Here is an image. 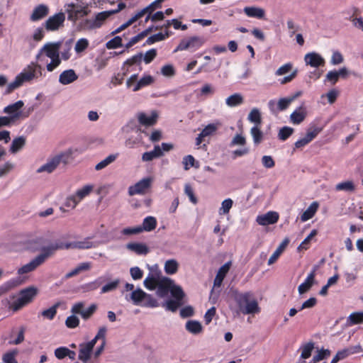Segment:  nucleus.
Instances as JSON below:
<instances>
[{
	"label": "nucleus",
	"mask_w": 363,
	"mask_h": 363,
	"mask_svg": "<svg viewBox=\"0 0 363 363\" xmlns=\"http://www.w3.org/2000/svg\"><path fill=\"white\" fill-rule=\"evenodd\" d=\"M205 43L203 37L199 35H192L182 39L174 50V52L189 50L195 52L201 48Z\"/></svg>",
	"instance_id": "12"
},
{
	"label": "nucleus",
	"mask_w": 363,
	"mask_h": 363,
	"mask_svg": "<svg viewBox=\"0 0 363 363\" xmlns=\"http://www.w3.org/2000/svg\"><path fill=\"white\" fill-rule=\"evenodd\" d=\"M288 243L289 240L286 239L278 246V247L268 259L269 265L274 264L278 259L281 253L285 250Z\"/></svg>",
	"instance_id": "43"
},
{
	"label": "nucleus",
	"mask_w": 363,
	"mask_h": 363,
	"mask_svg": "<svg viewBox=\"0 0 363 363\" xmlns=\"http://www.w3.org/2000/svg\"><path fill=\"white\" fill-rule=\"evenodd\" d=\"M231 264V262H228L219 268L213 281L215 287H220L221 286L225 277L230 269Z\"/></svg>",
	"instance_id": "28"
},
{
	"label": "nucleus",
	"mask_w": 363,
	"mask_h": 363,
	"mask_svg": "<svg viewBox=\"0 0 363 363\" xmlns=\"http://www.w3.org/2000/svg\"><path fill=\"white\" fill-rule=\"evenodd\" d=\"M135 117L140 125L152 126L157 123L159 114L157 111L152 110L150 112H138Z\"/></svg>",
	"instance_id": "18"
},
{
	"label": "nucleus",
	"mask_w": 363,
	"mask_h": 363,
	"mask_svg": "<svg viewBox=\"0 0 363 363\" xmlns=\"http://www.w3.org/2000/svg\"><path fill=\"white\" fill-rule=\"evenodd\" d=\"M65 21V15L64 13H57L50 16L45 23V28L49 31H55L58 30L63 26Z\"/></svg>",
	"instance_id": "20"
},
{
	"label": "nucleus",
	"mask_w": 363,
	"mask_h": 363,
	"mask_svg": "<svg viewBox=\"0 0 363 363\" xmlns=\"http://www.w3.org/2000/svg\"><path fill=\"white\" fill-rule=\"evenodd\" d=\"M119 284H120V280L118 279H114L113 281L105 284L101 288V293L106 294V293H108L111 291H113L118 288Z\"/></svg>",
	"instance_id": "55"
},
{
	"label": "nucleus",
	"mask_w": 363,
	"mask_h": 363,
	"mask_svg": "<svg viewBox=\"0 0 363 363\" xmlns=\"http://www.w3.org/2000/svg\"><path fill=\"white\" fill-rule=\"evenodd\" d=\"M233 205V201L228 198L225 199L221 202L220 207L218 209V213L220 216L227 215L229 213L230 210L232 208Z\"/></svg>",
	"instance_id": "52"
},
{
	"label": "nucleus",
	"mask_w": 363,
	"mask_h": 363,
	"mask_svg": "<svg viewBox=\"0 0 363 363\" xmlns=\"http://www.w3.org/2000/svg\"><path fill=\"white\" fill-rule=\"evenodd\" d=\"M39 289L35 286H29L21 289L16 299L10 304V309L13 312H17L32 303L38 296Z\"/></svg>",
	"instance_id": "6"
},
{
	"label": "nucleus",
	"mask_w": 363,
	"mask_h": 363,
	"mask_svg": "<svg viewBox=\"0 0 363 363\" xmlns=\"http://www.w3.org/2000/svg\"><path fill=\"white\" fill-rule=\"evenodd\" d=\"M250 134L255 145H259L262 142L263 139V133L259 129V126L254 125L250 129Z\"/></svg>",
	"instance_id": "53"
},
{
	"label": "nucleus",
	"mask_w": 363,
	"mask_h": 363,
	"mask_svg": "<svg viewBox=\"0 0 363 363\" xmlns=\"http://www.w3.org/2000/svg\"><path fill=\"white\" fill-rule=\"evenodd\" d=\"M339 95V91L337 89H330L326 94H323L321 98H326L330 104H333L337 99Z\"/></svg>",
	"instance_id": "60"
},
{
	"label": "nucleus",
	"mask_w": 363,
	"mask_h": 363,
	"mask_svg": "<svg viewBox=\"0 0 363 363\" xmlns=\"http://www.w3.org/2000/svg\"><path fill=\"white\" fill-rule=\"evenodd\" d=\"M303 60L306 66L312 68L324 67L325 64V60L322 55L314 51L306 53L304 55Z\"/></svg>",
	"instance_id": "17"
},
{
	"label": "nucleus",
	"mask_w": 363,
	"mask_h": 363,
	"mask_svg": "<svg viewBox=\"0 0 363 363\" xmlns=\"http://www.w3.org/2000/svg\"><path fill=\"white\" fill-rule=\"evenodd\" d=\"M322 128H314L313 129H310L308 130L306 135L297 140L294 145L296 148H301L306 145H308L310 142H311L317 135L318 134L321 132Z\"/></svg>",
	"instance_id": "24"
},
{
	"label": "nucleus",
	"mask_w": 363,
	"mask_h": 363,
	"mask_svg": "<svg viewBox=\"0 0 363 363\" xmlns=\"http://www.w3.org/2000/svg\"><path fill=\"white\" fill-rule=\"evenodd\" d=\"M54 254L50 245L43 249L42 252L30 260L28 263L23 265L18 269L17 273L19 276H23L26 274L35 270L39 266L43 264L45 260Z\"/></svg>",
	"instance_id": "8"
},
{
	"label": "nucleus",
	"mask_w": 363,
	"mask_h": 363,
	"mask_svg": "<svg viewBox=\"0 0 363 363\" xmlns=\"http://www.w3.org/2000/svg\"><path fill=\"white\" fill-rule=\"evenodd\" d=\"M144 286L150 290L157 289L156 294L161 298L167 295L169 291L171 294H177L181 293V286L175 284L172 279L160 276V274H149L143 281Z\"/></svg>",
	"instance_id": "1"
},
{
	"label": "nucleus",
	"mask_w": 363,
	"mask_h": 363,
	"mask_svg": "<svg viewBox=\"0 0 363 363\" xmlns=\"http://www.w3.org/2000/svg\"><path fill=\"white\" fill-rule=\"evenodd\" d=\"M279 213L276 211H268L266 213L258 215L256 218V222L262 226L272 225L279 220Z\"/></svg>",
	"instance_id": "22"
},
{
	"label": "nucleus",
	"mask_w": 363,
	"mask_h": 363,
	"mask_svg": "<svg viewBox=\"0 0 363 363\" xmlns=\"http://www.w3.org/2000/svg\"><path fill=\"white\" fill-rule=\"evenodd\" d=\"M15 168V164L11 161H6L0 165V179L7 177Z\"/></svg>",
	"instance_id": "51"
},
{
	"label": "nucleus",
	"mask_w": 363,
	"mask_h": 363,
	"mask_svg": "<svg viewBox=\"0 0 363 363\" xmlns=\"http://www.w3.org/2000/svg\"><path fill=\"white\" fill-rule=\"evenodd\" d=\"M23 105L24 103L22 101H18L12 104L6 106L4 108V113L9 115L8 117L13 121V123L21 118H27L29 116L30 113L33 111L34 108H30L28 109V113L23 114L22 111V108Z\"/></svg>",
	"instance_id": "13"
},
{
	"label": "nucleus",
	"mask_w": 363,
	"mask_h": 363,
	"mask_svg": "<svg viewBox=\"0 0 363 363\" xmlns=\"http://www.w3.org/2000/svg\"><path fill=\"white\" fill-rule=\"evenodd\" d=\"M291 103V99L288 96L279 99L277 102L271 100L268 103V106L272 112L282 111L286 110Z\"/></svg>",
	"instance_id": "25"
},
{
	"label": "nucleus",
	"mask_w": 363,
	"mask_h": 363,
	"mask_svg": "<svg viewBox=\"0 0 363 363\" xmlns=\"http://www.w3.org/2000/svg\"><path fill=\"white\" fill-rule=\"evenodd\" d=\"M49 9L47 6L44 4H40L36 6L30 16V20L32 21H37L48 14Z\"/></svg>",
	"instance_id": "34"
},
{
	"label": "nucleus",
	"mask_w": 363,
	"mask_h": 363,
	"mask_svg": "<svg viewBox=\"0 0 363 363\" xmlns=\"http://www.w3.org/2000/svg\"><path fill=\"white\" fill-rule=\"evenodd\" d=\"M114 14V11H105L98 13L94 18L96 24V26L100 28L107 18Z\"/></svg>",
	"instance_id": "49"
},
{
	"label": "nucleus",
	"mask_w": 363,
	"mask_h": 363,
	"mask_svg": "<svg viewBox=\"0 0 363 363\" xmlns=\"http://www.w3.org/2000/svg\"><path fill=\"white\" fill-rule=\"evenodd\" d=\"M231 296L235 306L230 305V308L235 316H238L240 313L247 315L259 313L258 302L251 292H239L235 290L232 291Z\"/></svg>",
	"instance_id": "2"
},
{
	"label": "nucleus",
	"mask_w": 363,
	"mask_h": 363,
	"mask_svg": "<svg viewBox=\"0 0 363 363\" xmlns=\"http://www.w3.org/2000/svg\"><path fill=\"white\" fill-rule=\"evenodd\" d=\"M360 345H357L350 348H346L337 352L335 356L333 358L331 363H337L338 361L346 358L350 354H355L362 352Z\"/></svg>",
	"instance_id": "26"
},
{
	"label": "nucleus",
	"mask_w": 363,
	"mask_h": 363,
	"mask_svg": "<svg viewBox=\"0 0 363 363\" xmlns=\"http://www.w3.org/2000/svg\"><path fill=\"white\" fill-rule=\"evenodd\" d=\"M335 189L337 191L353 193L357 189V184L352 180H345L337 183Z\"/></svg>",
	"instance_id": "31"
},
{
	"label": "nucleus",
	"mask_w": 363,
	"mask_h": 363,
	"mask_svg": "<svg viewBox=\"0 0 363 363\" xmlns=\"http://www.w3.org/2000/svg\"><path fill=\"white\" fill-rule=\"evenodd\" d=\"M160 73L164 77L172 78L175 75L176 70L172 64H167L161 67Z\"/></svg>",
	"instance_id": "54"
},
{
	"label": "nucleus",
	"mask_w": 363,
	"mask_h": 363,
	"mask_svg": "<svg viewBox=\"0 0 363 363\" xmlns=\"http://www.w3.org/2000/svg\"><path fill=\"white\" fill-rule=\"evenodd\" d=\"M65 11L67 13L68 20L75 23L79 18L87 16L90 11L87 4L82 0H75L65 4Z\"/></svg>",
	"instance_id": "9"
},
{
	"label": "nucleus",
	"mask_w": 363,
	"mask_h": 363,
	"mask_svg": "<svg viewBox=\"0 0 363 363\" xmlns=\"http://www.w3.org/2000/svg\"><path fill=\"white\" fill-rule=\"evenodd\" d=\"M363 323V311L352 313L347 318V323L348 325H354Z\"/></svg>",
	"instance_id": "47"
},
{
	"label": "nucleus",
	"mask_w": 363,
	"mask_h": 363,
	"mask_svg": "<svg viewBox=\"0 0 363 363\" xmlns=\"http://www.w3.org/2000/svg\"><path fill=\"white\" fill-rule=\"evenodd\" d=\"M162 155L163 152L160 148V146L155 145L152 151L145 152L143 154L142 160L143 162H150L154 160L155 158L162 157Z\"/></svg>",
	"instance_id": "39"
},
{
	"label": "nucleus",
	"mask_w": 363,
	"mask_h": 363,
	"mask_svg": "<svg viewBox=\"0 0 363 363\" xmlns=\"http://www.w3.org/2000/svg\"><path fill=\"white\" fill-rule=\"evenodd\" d=\"M330 352L328 350L321 349L318 351L317 354L314 355L312 359V363H317L318 362L329 357Z\"/></svg>",
	"instance_id": "63"
},
{
	"label": "nucleus",
	"mask_w": 363,
	"mask_h": 363,
	"mask_svg": "<svg viewBox=\"0 0 363 363\" xmlns=\"http://www.w3.org/2000/svg\"><path fill=\"white\" fill-rule=\"evenodd\" d=\"M77 78H78V77H77V74L75 73V72L73 69H69L63 71L60 74L59 82L60 84H62L63 85H67V84L72 83L73 82L77 80Z\"/></svg>",
	"instance_id": "30"
},
{
	"label": "nucleus",
	"mask_w": 363,
	"mask_h": 363,
	"mask_svg": "<svg viewBox=\"0 0 363 363\" xmlns=\"http://www.w3.org/2000/svg\"><path fill=\"white\" fill-rule=\"evenodd\" d=\"M89 43L86 38H80L76 42L74 50L78 54L81 53L89 47Z\"/></svg>",
	"instance_id": "57"
},
{
	"label": "nucleus",
	"mask_w": 363,
	"mask_h": 363,
	"mask_svg": "<svg viewBox=\"0 0 363 363\" xmlns=\"http://www.w3.org/2000/svg\"><path fill=\"white\" fill-rule=\"evenodd\" d=\"M94 188L93 184H86L77 189L74 194L67 197L65 206L69 209H74L82 201L91 194Z\"/></svg>",
	"instance_id": "11"
},
{
	"label": "nucleus",
	"mask_w": 363,
	"mask_h": 363,
	"mask_svg": "<svg viewBox=\"0 0 363 363\" xmlns=\"http://www.w3.org/2000/svg\"><path fill=\"white\" fill-rule=\"evenodd\" d=\"M315 282V271L309 273L304 280L298 287V291L300 295L304 294L308 292L313 286Z\"/></svg>",
	"instance_id": "29"
},
{
	"label": "nucleus",
	"mask_w": 363,
	"mask_h": 363,
	"mask_svg": "<svg viewBox=\"0 0 363 363\" xmlns=\"http://www.w3.org/2000/svg\"><path fill=\"white\" fill-rule=\"evenodd\" d=\"M96 308L97 306L95 303L91 304L87 308H84V303L79 302L72 306L71 311L74 314H79L83 319L87 320L94 314Z\"/></svg>",
	"instance_id": "19"
},
{
	"label": "nucleus",
	"mask_w": 363,
	"mask_h": 363,
	"mask_svg": "<svg viewBox=\"0 0 363 363\" xmlns=\"http://www.w3.org/2000/svg\"><path fill=\"white\" fill-rule=\"evenodd\" d=\"M42 76L43 68L41 65L36 62H31L16 77L13 82L8 84L6 92L10 93L21 86L24 82L37 80Z\"/></svg>",
	"instance_id": "3"
},
{
	"label": "nucleus",
	"mask_w": 363,
	"mask_h": 363,
	"mask_svg": "<svg viewBox=\"0 0 363 363\" xmlns=\"http://www.w3.org/2000/svg\"><path fill=\"white\" fill-rule=\"evenodd\" d=\"M243 12L249 18H255L259 20H266V11L257 6H245Z\"/></svg>",
	"instance_id": "23"
},
{
	"label": "nucleus",
	"mask_w": 363,
	"mask_h": 363,
	"mask_svg": "<svg viewBox=\"0 0 363 363\" xmlns=\"http://www.w3.org/2000/svg\"><path fill=\"white\" fill-rule=\"evenodd\" d=\"M153 178L151 177H145L139 180L135 184L129 186L128 194L134 196L145 194L151 186Z\"/></svg>",
	"instance_id": "15"
},
{
	"label": "nucleus",
	"mask_w": 363,
	"mask_h": 363,
	"mask_svg": "<svg viewBox=\"0 0 363 363\" xmlns=\"http://www.w3.org/2000/svg\"><path fill=\"white\" fill-rule=\"evenodd\" d=\"M294 133V128L284 126L281 128L278 133V137L281 140H286Z\"/></svg>",
	"instance_id": "59"
},
{
	"label": "nucleus",
	"mask_w": 363,
	"mask_h": 363,
	"mask_svg": "<svg viewBox=\"0 0 363 363\" xmlns=\"http://www.w3.org/2000/svg\"><path fill=\"white\" fill-rule=\"evenodd\" d=\"M179 262L174 259H167L164 264V270L167 274H174L179 269Z\"/></svg>",
	"instance_id": "44"
},
{
	"label": "nucleus",
	"mask_w": 363,
	"mask_h": 363,
	"mask_svg": "<svg viewBox=\"0 0 363 363\" xmlns=\"http://www.w3.org/2000/svg\"><path fill=\"white\" fill-rule=\"evenodd\" d=\"M185 329L194 335H198L203 332L201 323L196 320H189L185 324Z\"/></svg>",
	"instance_id": "35"
},
{
	"label": "nucleus",
	"mask_w": 363,
	"mask_h": 363,
	"mask_svg": "<svg viewBox=\"0 0 363 363\" xmlns=\"http://www.w3.org/2000/svg\"><path fill=\"white\" fill-rule=\"evenodd\" d=\"M117 55L116 52H109L108 55H101L98 56L94 61V67L98 71L101 70L108 65L109 59Z\"/></svg>",
	"instance_id": "37"
},
{
	"label": "nucleus",
	"mask_w": 363,
	"mask_h": 363,
	"mask_svg": "<svg viewBox=\"0 0 363 363\" xmlns=\"http://www.w3.org/2000/svg\"><path fill=\"white\" fill-rule=\"evenodd\" d=\"M330 62L332 65H340L344 62V57L340 52L333 51Z\"/></svg>",
	"instance_id": "61"
},
{
	"label": "nucleus",
	"mask_w": 363,
	"mask_h": 363,
	"mask_svg": "<svg viewBox=\"0 0 363 363\" xmlns=\"http://www.w3.org/2000/svg\"><path fill=\"white\" fill-rule=\"evenodd\" d=\"M318 207L319 204L317 201L311 203L308 208L301 216V220L303 222H306L312 218L317 212Z\"/></svg>",
	"instance_id": "40"
},
{
	"label": "nucleus",
	"mask_w": 363,
	"mask_h": 363,
	"mask_svg": "<svg viewBox=\"0 0 363 363\" xmlns=\"http://www.w3.org/2000/svg\"><path fill=\"white\" fill-rule=\"evenodd\" d=\"M279 80L280 84H285L291 82L297 74V70H293V65L291 62L286 63L279 67L275 72L276 76L286 75Z\"/></svg>",
	"instance_id": "14"
},
{
	"label": "nucleus",
	"mask_w": 363,
	"mask_h": 363,
	"mask_svg": "<svg viewBox=\"0 0 363 363\" xmlns=\"http://www.w3.org/2000/svg\"><path fill=\"white\" fill-rule=\"evenodd\" d=\"M246 144V138L241 134H236L232 139L230 145L233 146H245Z\"/></svg>",
	"instance_id": "62"
},
{
	"label": "nucleus",
	"mask_w": 363,
	"mask_h": 363,
	"mask_svg": "<svg viewBox=\"0 0 363 363\" xmlns=\"http://www.w3.org/2000/svg\"><path fill=\"white\" fill-rule=\"evenodd\" d=\"M26 145V138L23 136H19L12 140L9 151L12 154L18 152Z\"/></svg>",
	"instance_id": "41"
},
{
	"label": "nucleus",
	"mask_w": 363,
	"mask_h": 363,
	"mask_svg": "<svg viewBox=\"0 0 363 363\" xmlns=\"http://www.w3.org/2000/svg\"><path fill=\"white\" fill-rule=\"evenodd\" d=\"M221 123L218 121H214L206 125L201 131V136L205 138L214 135L218 130L220 128Z\"/></svg>",
	"instance_id": "33"
},
{
	"label": "nucleus",
	"mask_w": 363,
	"mask_h": 363,
	"mask_svg": "<svg viewBox=\"0 0 363 363\" xmlns=\"http://www.w3.org/2000/svg\"><path fill=\"white\" fill-rule=\"evenodd\" d=\"M79 27L82 30H93L98 28L94 18L82 21L79 24Z\"/></svg>",
	"instance_id": "58"
},
{
	"label": "nucleus",
	"mask_w": 363,
	"mask_h": 363,
	"mask_svg": "<svg viewBox=\"0 0 363 363\" xmlns=\"http://www.w3.org/2000/svg\"><path fill=\"white\" fill-rule=\"evenodd\" d=\"M17 354L18 350H13L4 354L2 359L5 363H18L16 359Z\"/></svg>",
	"instance_id": "56"
},
{
	"label": "nucleus",
	"mask_w": 363,
	"mask_h": 363,
	"mask_svg": "<svg viewBox=\"0 0 363 363\" xmlns=\"http://www.w3.org/2000/svg\"><path fill=\"white\" fill-rule=\"evenodd\" d=\"M99 243L93 241L90 238H85L72 242H64L62 240H56L50 244L52 250L55 253L60 250H88L98 247Z\"/></svg>",
	"instance_id": "5"
},
{
	"label": "nucleus",
	"mask_w": 363,
	"mask_h": 363,
	"mask_svg": "<svg viewBox=\"0 0 363 363\" xmlns=\"http://www.w3.org/2000/svg\"><path fill=\"white\" fill-rule=\"evenodd\" d=\"M118 155L115 154L109 155L106 158L100 161L99 163H97L95 165V170L96 171H101L106 167H107L108 165L112 164L116 161L117 159Z\"/></svg>",
	"instance_id": "46"
},
{
	"label": "nucleus",
	"mask_w": 363,
	"mask_h": 363,
	"mask_svg": "<svg viewBox=\"0 0 363 363\" xmlns=\"http://www.w3.org/2000/svg\"><path fill=\"white\" fill-rule=\"evenodd\" d=\"M58 306L55 305L49 308L42 311L39 314L38 317H43L45 320H52L54 319L57 314V309Z\"/></svg>",
	"instance_id": "48"
},
{
	"label": "nucleus",
	"mask_w": 363,
	"mask_h": 363,
	"mask_svg": "<svg viewBox=\"0 0 363 363\" xmlns=\"http://www.w3.org/2000/svg\"><path fill=\"white\" fill-rule=\"evenodd\" d=\"M72 151L69 149L66 151L60 152L50 157H49L46 162L43 165L40 166L37 169L36 172L38 174L52 173L60 165L61 162L67 164L69 157L72 155Z\"/></svg>",
	"instance_id": "7"
},
{
	"label": "nucleus",
	"mask_w": 363,
	"mask_h": 363,
	"mask_svg": "<svg viewBox=\"0 0 363 363\" xmlns=\"http://www.w3.org/2000/svg\"><path fill=\"white\" fill-rule=\"evenodd\" d=\"M91 268V263L89 262H85L79 263L74 269L66 274L65 278L69 279L72 277L77 276V274L89 271Z\"/></svg>",
	"instance_id": "36"
},
{
	"label": "nucleus",
	"mask_w": 363,
	"mask_h": 363,
	"mask_svg": "<svg viewBox=\"0 0 363 363\" xmlns=\"http://www.w3.org/2000/svg\"><path fill=\"white\" fill-rule=\"evenodd\" d=\"M306 116V108L303 106H299L296 108L290 115V121L294 125H298L305 120Z\"/></svg>",
	"instance_id": "27"
},
{
	"label": "nucleus",
	"mask_w": 363,
	"mask_h": 363,
	"mask_svg": "<svg viewBox=\"0 0 363 363\" xmlns=\"http://www.w3.org/2000/svg\"><path fill=\"white\" fill-rule=\"evenodd\" d=\"M171 294L174 299L167 300L165 303H164L163 307L167 311L175 312L177 308L182 305V299L184 297L185 294L181 287V293L178 292V294L175 295L172 292Z\"/></svg>",
	"instance_id": "21"
},
{
	"label": "nucleus",
	"mask_w": 363,
	"mask_h": 363,
	"mask_svg": "<svg viewBox=\"0 0 363 363\" xmlns=\"http://www.w3.org/2000/svg\"><path fill=\"white\" fill-rule=\"evenodd\" d=\"M126 248L140 255H145L150 252L145 244L140 242H129L126 245Z\"/></svg>",
	"instance_id": "32"
},
{
	"label": "nucleus",
	"mask_w": 363,
	"mask_h": 363,
	"mask_svg": "<svg viewBox=\"0 0 363 363\" xmlns=\"http://www.w3.org/2000/svg\"><path fill=\"white\" fill-rule=\"evenodd\" d=\"M60 47V42L47 43L39 50L36 55L35 58L38 61H41L44 55L50 59V62L46 65V69L49 72L54 71L61 64Z\"/></svg>",
	"instance_id": "4"
},
{
	"label": "nucleus",
	"mask_w": 363,
	"mask_h": 363,
	"mask_svg": "<svg viewBox=\"0 0 363 363\" xmlns=\"http://www.w3.org/2000/svg\"><path fill=\"white\" fill-rule=\"evenodd\" d=\"M244 99L241 94L235 93L225 99V104L229 107H235L243 103Z\"/></svg>",
	"instance_id": "45"
},
{
	"label": "nucleus",
	"mask_w": 363,
	"mask_h": 363,
	"mask_svg": "<svg viewBox=\"0 0 363 363\" xmlns=\"http://www.w3.org/2000/svg\"><path fill=\"white\" fill-rule=\"evenodd\" d=\"M247 120L255 123V125L259 126L262 123L261 113L257 108H252L247 116Z\"/></svg>",
	"instance_id": "50"
},
{
	"label": "nucleus",
	"mask_w": 363,
	"mask_h": 363,
	"mask_svg": "<svg viewBox=\"0 0 363 363\" xmlns=\"http://www.w3.org/2000/svg\"><path fill=\"white\" fill-rule=\"evenodd\" d=\"M157 220L153 216H147L146 217L143 221L141 225H139L142 229V233L145 232H150L155 229L157 226Z\"/></svg>",
	"instance_id": "42"
},
{
	"label": "nucleus",
	"mask_w": 363,
	"mask_h": 363,
	"mask_svg": "<svg viewBox=\"0 0 363 363\" xmlns=\"http://www.w3.org/2000/svg\"><path fill=\"white\" fill-rule=\"evenodd\" d=\"M94 346L95 344L91 340L79 345L78 359L81 361L82 363H92L91 362V357Z\"/></svg>",
	"instance_id": "16"
},
{
	"label": "nucleus",
	"mask_w": 363,
	"mask_h": 363,
	"mask_svg": "<svg viewBox=\"0 0 363 363\" xmlns=\"http://www.w3.org/2000/svg\"><path fill=\"white\" fill-rule=\"evenodd\" d=\"M154 82L155 78L152 76L145 74L135 84L133 91H138L145 86L152 84Z\"/></svg>",
	"instance_id": "38"
},
{
	"label": "nucleus",
	"mask_w": 363,
	"mask_h": 363,
	"mask_svg": "<svg viewBox=\"0 0 363 363\" xmlns=\"http://www.w3.org/2000/svg\"><path fill=\"white\" fill-rule=\"evenodd\" d=\"M182 164L185 170H189L191 167H195L196 160L192 155H189L183 157Z\"/></svg>",
	"instance_id": "64"
},
{
	"label": "nucleus",
	"mask_w": 363,
	"mask_h": 363,
	"mask_svg": "<svg viewBox=\"0 0 363 363\" xmlns=\"http://www.w3.org/2000/svg\"><path fill=\"white\" fill-rule=\"evenodd\" d=\"M128 301H131L135 306H142L147 308H156L159 306L157 301L152 295L147 294L140 288L130 292Z\"/></svg>",
	"instance_id": "10"
}]
</instances>
